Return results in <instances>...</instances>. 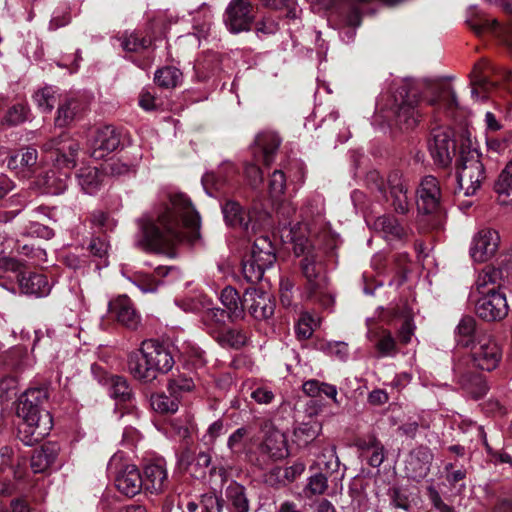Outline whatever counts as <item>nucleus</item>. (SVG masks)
Wrapping results in <instances>:
<instances>
[{
    "label": "nucleus",
    "mask_w": 512,
    "mask_h": 512,
    "mask_svg": "<svg viewBox=\"0 0 512 512\" xmlns=\"http://www.w3.org/2000/svg\"><path fill=\"white\" fill-rule=\"evenodd\" d=\"M137 246L145 251L162 253L177 243L198 237L200 216L186 195H171L153 214L139 221Z\"/></svg>",
    "instance_id": "obj_1"
},
{
    "label": "nucleus",
    "mask_w": 512,
    "mask_h": 512,
    "mask_svg": "<svg viewBox=\"0 0 512 512\" xmlns=\"http://www.w3.org/2000/svg\"><path fill=\"white\" fill-rule=\"evenodd\" d=\"M502 348L491 333L479 334L478 341L471 347L470 356L458 358L453 365V373L457 382L474 398L483 396L487 386L480 374L471 367L483 371L496 369L502 359Z\"/></svg>",
    "instance_id": "obj_2"
},
{
    "label": "nucleus",
    "mask_w": 512,
    "mask_h": 512,
    "mask_svg": "<svg viewBox=\"0 0 512 512\" xmlns=\"http://www.w3.org/2000/svg\"><path fill=\"white\" fill-rule=\"evenodd\" d=\"M43 150L51 153L54 167L43 175L40 183L47 193L61 194L68 186L69 171L76 166L79 144L62 133L44 143Z\"/></svg>",
    "instance_id": "obj_3"
},
{
    "label": "nucleus",
    "mask_w": 512,
    "mask_h": 512,
    "mask_svg": "<svg viewBox=\"0 0 512 512\" xmlns=\"http://www.w3.org/2000/svg\"><path fill=\"white\" fill-rule=\"evenodd\" d=\"M289 236L294 244L295 254L297 256L304 255L300 266L306 279L305 293L307 297L328 306L332 302V297L328 291L322 256L312 249L309 239L299 234L294 228L290 229Z\"/></svg>",
    "instance_id": "obj_4"
},
{
    "label": "nucleus",
    "mask_w": 512,
    "mask_h": 512,
    "mask_svg": "<svg viewBox=\"0 0 512 512\" xmlns=\"http://www.w3.org/2000/svg\"><path fill=\"white\" fill-rule=\"evenodd\" d=\"M47 399V392L43 388H31L19 398L16 412L23 423L19 433L24 435L22 440L26 445L40 441L52 429V417L48 411L42 409Z\"/></svg>",
    "instance_id": "obj_5"
},
{
    "label": "nucleus",
    "mask_w": 512,
    "mask_h": 512,
    "mask_svg": "<svg viewBox=\"0 0 512 512\" xmlns=\"http://www.w3.org/2000/svg\"><path fill=\"white\" fill-rule=\"evenodd\" d=\"M485 168L469 135H463L457 159V181L465 196L474 195L485 180Z\"/></svg>",
    "instance_id": "obj_6"
},
{
    "label": "nucleus",
    "mask_w": 512,
    "mask_h": 512,
    "mask_svg": "<svg viewBox=\"0 0 512 512\" xmlns=\"http://www.w3.org/2000/svg\"><path fill=\"white\" fill-rule=\"evenodd\" d=\"M275 261V249L270 238L260 236L255 239L250 256L242 262V274L247 282H258L264 271L272 267Z\"/></svg>",
    "instance_id": "obj_7"
},
{
    "label": "nucleus",
    "mask_w": 512,
    "mask_h": 512,
    "mask_svg": "<svg viewBox=\"0 0 512 512\" xmlns=\"http://www.w3.org/2000/svg\"><path fill=\"white\" fill-rule=\"evenodd\" d=\"M378 190L384 194L387 202L397 213L405 214L409 211V182L400 171H392L387 177L386 184L381 181L377 184Z\"/></svg>",
    "instance_id": "obj_8"
},
{
    "label": "nucleus",
    "mask_w": 512,
    "mask_h": 512,
    "mask_svg": "<svg viewBox=\"0 0 512 512\" xmlns=\"http://www.w3.org/2000/svg\"><path fill=\"white\" fill-rule=\"evenodd\" d=\"M428 149L436 165L447 167L456 154L454 132L449 127H436L431 131Z\"/></svg>",
    "instance_id": "obj_9"
},
{
    "label": "nucleus",
    "mask_w": 512,
    "mask_h": 512,
    "mask_svg": "<svg viewBox=\"0 0 512 512\" xmlns=\"http://www.w3.org/2000/svg\"><path fill=\"white\" fill-rule=\"evenodd\" d=\"M254 8L250 0H231L228 4L224 23L232 33L249 31L254 21Z\"/></svg>",
    "instance_id": "obj_10"
},
{
    "label": "nucleus",
    "mask_w": 512,
    "mask_h": 512,
    "mask_svg": "<svg viewBox=\"0 0 512 512\" xmlns=\"http://www.w3.org/2000/svg\"><path fill=\"white\" fill-rule=\"evenodd\" d=\"M394 105L392 107L396 124L401 129H411L416 126L419 118L417 111L418 98L416 93L401 88L395 95Z\"/></svg>",
    "instance_id": "obj_11"
},
{
    "label": "nucleus",
    "mask_w": 512,
    "mask_h": 512,
    "mask_svg": "<svg viewBox=\"0 0 512 512\" xmlns=\"http://www.w3.org/2000/svg\"><path fill=\"white\" fill-rule=\"evenodd\" d=\"M475 309L477 315L485 321H498L508 314L505 295L494 289L488 290L477 300Z\"/></svg>",
    "instance_id": "obj_12"
},
{
    "label": "nucleus",
    "mask_w": 512,
    "mask_h": 512,
    "mask_svg": "<svg viewBox=\"0 0 512 512\" xmlns=\"http://www.w3.org/2000/svg\"><path fill=\"white\" fill-rule=\"evenodd\" d=\"M146 346V362L149 368L148 375L153 374V380L156 379L158 373H167L174 366V358L170 350L163 344L154 340H145Z\"/></svg>",
    "instance_id": "obj_13"
},
{
    "label": "nucleus",
    "mask_w": 512,
    "mask_h": 512,
    "mask_svg": "<svg viewBox=\"0 0 512 512\" xmlns=\"http://www.w3.org/2000/svg\"><path fill=\"white\" fill-rule=\"evenodd\" d=\"M441 200L439 181L434 176H425L417 189L418 210L426 214L434 213L439 209Z\"/></svg>",
    "instance_id": "obj_14"
},
{
    "label": "nucleus",
    "mask_w": 512,
    "mask_h": 512,
    "mask_svg": "<svg viewBox=\"0 0 512 512\" xmlns=\"http://www.w3.org/2000/svg\"><path fill=\"white\" fill-rule=\"evenodd\" d=\"M244 311L256 320H265L274 314L275 304L270 295L262 290L249 287L244 292Z\"/></svg>",
    "instance_id": "obj_15"
},
{
    "label": "nucleus",
    "mask_w": 512,
    "mask_h": 512,
    "mask_svg": "<svg viewBox=\"0 0 512 512\" xmlns=\"http://www.w3.org/2000/svg\"><path fill=\"white\" fill-rule=\"evenodd\" d=\"M222 213L229 226L238 227L247 235L255 234L260 228V223L255 219V213L250 211L246 213L235 201H227L222 206Z\"/></svg>",
    "instance_id": "obj_16"
},
{
    "label": "nucleus",
    "mask_w": 512,
    "mask_h": 512,
    "mask_svg": "<svg viewBox=\"0 0 512 512\" xmlns=\"http://www.w3.org/2000/svg\"><path fill=\"white\" fill-rule=\"evenodd\" d=\"M490 72L499 75L505 81L512 80V73L507 68H495L488 63L476 65L471 74V84L473 85L472 97H481L479 89L487 92L495 85V82L488 79ZM485 97L486 95H482V98Z\"/></svg>",
    "instance_id": "obj_17"
},
{
    "label": "nucleus",
    "mask_w": 512,
    "mask_h": 512,
    "mask_svg": "<svg viewBox=\"0 0 512 512\" xmlns=\"http://www.w3.org/2000/svg\"><path fill=\"white\" fill-rule=\"evenodd\" d=\"M115 485L123 495L134 497L143 489V477L136 465L123 463L116 471Z\"/></svg>",
    "instance_id": "obj_18"
},
{
    "label": "nucleus",
    "mask_w": 512,
    "mask_h": 512,
    "mask_svg": "<svg viewBox=\"0 0 512 512\" xmlns=\"http://www.w3.org/2000/svg\"><path fill=\"white\" fill-rule=\"evenodd\" d=\"M433 461V453L426 446L414 448L405 460V473L407 477L414 480L424 479L429 471Z\"/></svg>",
    "instance_id": "obj_19"
},
{
    "label": "nucleus",
    "mask_w": 512,
    "mask_h": 512,
    "mask_svg": "<svg viewBox=\"0 0 512 512\" xmlns=\"http://www.w3.org/2000/svg\"><path fill=\"white\" fill-rule=\"evenodd\" d=\"M498 244L499 235L495 230H481L473 238L470 255L475 262H485L495 254Z\"/></svg>",
    "instance_id": "obj_20"
},
{
    "label": "nucleus",
    "mask_w": 512,
    "mask_h": 512,
    "mask_svg": "<svg viewBox=\"0 0 512 512\" xmlns=\"http://www.w3.org/2000/svg\"><path fill=\"white\" fill-rule=\"evenodd\" d=\"M120 145V135L113 126L98 128L91 141V156L102 159Z\"/></svg>",
    "instance_id": "obj_21"
},
{
    "label": "nucleus",
    "mask_w": 512,
    "mask_h": 512,
    "mask_svg": "<svg viewBox=\"0 0 512 512\" xmlns=\"http://www.w3.org/2000/svg\"><path fill=\"white\" fill-rule=\"evenodd\" d=\"M16 278L20 292L23 294L45 297L51 291L50 282L47 277L41 273L26 272L22 271L20 268Z\"/></svg>",
    "instance_id": "obj_22"
},
{
    "label": "nucleus",
    "mask_w": 512,
    "mask_h": 512,
    "mask_svg": "<svg viewBox=\"0 0 512 512\" xmlns=\"http://www.w3.org/2000/svg\"><path fill=\"white\" fill-rule=\"evenodd\" d=\"M281 144L280 137L275 132L259 133L254 142L253 154L256 162L262 161L264 165H270Z\"/></svg>",
    "instance_id": "obj_23"
},
{
    "label": "nucleus",
    "mask_w": 512,
    "mask_h": 512,
    "mask_svg": "<svg viewBox=\"0 0 512 512\" xmlns=\"http://www.w3.org/2000/svg\"><path fill=\"white\" fill-rule=\"evenodd\" d=\"M109 309L115 315L117 321L126 328L131 330L138 328L141 317L127 296L122 295L111 301Z\"/></svg>",
    "instance_id": "obj_24"
},
{
    "label": "nucleus",
    "mask_w": 512,
    "mask_h": 512,
    "mask_svg": "<svg viewBox=\"0 0 512 512\" xmlns=\"http://www.w3.org/2000/svg\"><path fill=\"white\" fill-rule=\"evenodd\" d=\"M167 487V470L162 463H150L144 468L143 489L151 494H161Z\"/></svg>",
    "instance_id": "obj_25"
},
{
    "label": "nucleus",
    "mask_w": 512,
    "mask_h": 512,
    "mask_svg": "<svg viewBox=\"0 0 512 512\" xmlns=\"http://www.w3.org/2000/svg\"><path fill=\"white\" fill-rule=\"evenodd\" d=\"M487 333L477 327V321L472 316H464L455 329V340L459 346L468 348L478 341L479 334Z\"/></svg>",
    "instance_id": "obj_26"
},
{
    "label": "nucleus",
    "mask_w": 512,
    "mask_h": 512,
    "mask_svg": "<svg viewBox=\"0 0 512 512\" xmlns=\"http://www.w3.org/2000/svg\"><path fill=\"white\" fill-rule=\"evenodd\" d=\"M59 452V446L56 443H45L40 448L33 451L31 456V469L34 473H43L47 471L55 462Z\"/></svg>",
    "instance_id": "obj_27"
},
{
    "label": "nucleus",
    "mask_w": 512,
    "mask_h": 512,
    "mask_svg": "<svg viewBox=\"0 0 512 512\" xmlns=\"http://www.w3.org/2000/svg\"><path fill=\"white\" fill-rule=\"evenodd\" d=\"M146 346L145 342L143 341L141 344V347L131 352L128 356V370L130 374L136 379L144 383H148L153 381V374L148 375V371L146 372V369L149 368L148 362H146Z\"/></svg>",
    "instance_id": "obj_28"
},
{
    "label": "nucleus",
    "mask_w": 512,
    "mask_h": 512,
    "mask_svg": "<svg viewBox=\"0 0 512 512\" xmlns=\"http://www.w3.org/2000/svg\"><path fill=\"white\" fill-rule=\"evenodd\" d=\"M472 29L478 35L492 33L512 51V28L502 26L496 19L481 18L472 25Z\"/></svg>",
    "instance_id": "obj_29"
},
{
    "label": "nucleus",
    "mask_w": 512,
    "mask_h": 512,
    "mask_svg": "<svg viewBox=\"0 0 512 512\" xmlns=\"http://www.w3.org/2000/svg\"><path fill=\"white\" fill-rule=\"evenodd\" d=\"M84 103L76 97H67L61 103L57 110L55 123L59 127H65L75 120L84 110Z\"/></svg>",
    "instance_id": "obj_30"
},
{
    "label": "nucleus",
    "mask_w": 512,
    "mask_h": 512,
    "mask_svg": "<svg viewBox=\"0 0 512 512\" xmlns=\"http://www.w3.org/2000/svg\"><path fill=\"white\" fill-rule=\"evenodd\" d=\"M107 385L110 396L117 401V404L126 405V409L134 407L133 392L124 377L112 375L108 378Z\"/></svg>",
    "instance_id": "obj_31"
},
{
    "label": "nucleus",
    "mask_w": 512,
    "mask_h": 512,
    "mask_svg": "<svg viewBox=\"0 0 512 512\" xmlns=\"http://www.w3.org/2000/svg\"><path fill=\"white\" fill-rule=\"evenodd\" d=\"M222 305L226 308V315L232 321L243 318L244 315V296L239 297L236 289L227 286L220 295Z\"/></svg>",
    "instance_id": "obj_32"
},
{
    "label": "nucleus",
    "mask_w": 512,
    "mask_h": 512,
    "mask_svg": "<svg viewBox=\"0 0 512 512\" xmlns=\"http://www.w3.org/2000/svg\"><path fill=\"white\" fill-rule=\"evenodd\" d=\"M226 311L218 308H206L201 313V323L208 334L213 338L225 328Z\"/></svg>",
    "instance_id": "obj_33"
},
{
    "label": "nucleus",
    "mask_w": 512,
    "mask_h": 512,
    "mask_svg": "<svg viewBox=\"0 0 512 512\" xmlns=\"http://www.w3.org/2000/svg\"><path fill=\"white\" fill-rule=\"evenodd\" d=\"M375 231L380 232L387 240H400L406 235V231L398 220L391 215H383L373 222Z\"/></svg>",
    "instance_id": "obj_34"
},
{
    "label": "nucleus",
    "mask_w": 512,
    "mask_h": 512,
    "mask_svg": "<svg viewBox=\"0 0 512 512\" xmlns=\"http://www.w3.org/2000/svg\"><path fill=\"white\" fill-rule=\"evenodd\" d=\"M263 449L274 459H281L288 455L285 435L276 429L267 432Z\"/></svg>",
    "instance_id": "obj_35"
},
{
    "label": "nucleus",
    "mask_w": 512,
    "mask_h": 512,
    "mask_svg": "<svg viewBox=\"0 0 512 512\" xmlns=\"http://www.w3.org/2000/svg\"><path fill=\"white\" fill-rule=\"evenodd\" d=\"M225 494L232 512L250 511V502L247 497L246 488L243 485L232 481L227 486Z\"/></svg>",
    "instance_id": "obj_36"
},
{
    "label": "nucleus",
    "mask_w": 512,
    "mask_h": 512,
    "mask_svg": "<svg viewBox=\"0 0 512 512\" xmlns=\"http://www.w3.org/2000/svg\"><path fill=\"white\" fill-rule=\"evenodd\" d=\"M494 189L498 194V201L500 204L512 205V161L505 166L499 175Z\"/></svg>",
    "instance_id": "obj_37"
},
{
    "label": "nucleus",
    "mask_w": 512,
    "mask_h": 512,
    "mask_svg": "<svg viewBox=\"0 0 512 512\" xmlns=\"http://www.w3.org/2000/svg\"><path fill=\"white\" fill-rule=\"evenodd\" d=\"M433 97L429 104L444 109H452L457 106V98L452 87L447 83H437L433 87Z\"/></svg>",
    "instance_id": "obj_38"
},
{
    "label": "nucleus",
    "mask_w": 512,
    "mask_h": 512,
    "mask_svg": "<svg viewBox=\"0 0 512 512\" xmlns=\"http://www.w3.org/2000/svg\"><path fill=\"white\" fill-rule=\"evenodd\" d=\"M77 181L81 189L87 194H95L102 183V175L95 167L81 168L77 174Z\"/></svg>",
    "instance_id": "obj_39"
},
{
    "label": "nucleus",
    "mask_w": 512,
    "mask_h": 512,
    "mask_svg": "<svg viewBox=\"0 0 512 512\" xmlns=\"http://www.w3.org/2000/svg\"><path fill=\"white\" fill-rule=\"evenodd\" d=\"M303 391L310 397H321L322 395H325L333 400L335 404H340V401L337 398V387L335 385L311 379L303 383Z\"/></svg>",
    "instance_id": "obj_40"
},
{
    "label": "nucleus",
    "mask_w": 512,
    "mask_h": 512,
    "mask_svg": "<svg viewBox=\"0 0 512 512\" xmlns=\"http://www.w3.org/2000/svg\"><path fill=\"white\" fill-rule=\"evenodd\" d=\"M38 159L37 150L34 148H27L25 151L18 152L8 159V167L20 172L31 171L36 165Z\"/></svg>",
    "instance_id": "obj_41"
},
{
    "label": "nucleus",
    "mask_w": 512,
    "mask_h": 512,
    "mask_svg": "<svg viewBox=\"0 0 512 512\" xmlns=\"http://www.w3.org/2000/svg\"><path fill=\"white\" fill-rule=\"evenodd\" d=\"M214 339L224 348L239 349L246 344L248 337L246 332L243 330L236 328H224L215 336Z\"/></svg>",
    "instance_id": "obj_42"
},
{
    "label": "nucleus",
    "mask_w": 512,
    "mask_h": 512,
    "mask_svg": "<svg viewBox=\"0 0 512 512\" xmlns=\"http://www.w3.org/2000/svg\"><path fill=\"white\" fill-rule=\"evenodd\" d=\"M182 79L181 71L172 66H166L158 69L154 75L155 83L165 89L175 88Z\"/></svg>",
    "instance_id": "obj_43"
},
{
    "label": "nucleus",
    "mask_w": 512,
    "mask_h": 512,
    "mask_svg": "<svg viewBox=\"0 0 512 512\" xmlns=\"http://www.w3.org/2000/svg\"><path fill=\"white\" fill-rule=\"evenodd\" d=\"M321 432V424L317 421L300 424L294 430L295 441L299 446H306L314 441Z\"/></svg>",
    "instance_id": "obj_44"
},
{
    "label": "nucleus",
    "mask_w": 512,
    "mask_h": 512,
    "mask_svg": "<svg viewBox=\"0 0 512 512\" xmlns=\"http://www.w3.org/2000/svg\"><path fill=\"white\" fill-rule=\"evenodd\" d=\"M169 393L173 397H182L183 394L191 392L195 388V383L190 376L185 373H178L172 375L167 385Z\"/></svg>",
    "instance_id": "obj_45"
},
{
    "label": "nucleus",
    "mask_w": 512,
    "mask_h": 512,
    "mask_svg": "<svg viewBox=\"0 0 512 512\" xmlns=\"http://www.w3.org/2000/svg\"><path fill=\"white\" fill-rule=\"evenodd\" d=\"M376 349L382 357H393L398 353L396 340L391 332L385 329L375 333Z\"/></svg>",
    "instance_id": "obj_46"
},
{
    "label": "nucleus",
    "mask_w": 512,
    "mask_h": 512,
    "mask_svg": "<svg viewBox=\"0 0 512 512\" xmlns=\"http://www.w3.org/2000/svg\"><path fill=\"white\" fill-rule=\"evenodd\" d=\"M151 407L154 411L162 414L175 413L179 408V398L171 394L158 393L151 396Z\"/></svg>",
    "instance_id": "obj_47"
},
{
    "label": "nucleus",
    "mask_w": 512,
    "mask_h": 512,
    "mask_svg": "<svg viewBox=\"0 0 512 512\" xmlns=\"http://www.w3.org/2000/svg\"><path fill=\"white\" fill-rule=\"evenodd\" d=\"M219 174L226 173L227 175L234 173V167L231 163H225L218 171ZM228 181V176H216L214 173H206L202 177V184L204 186V189L209 195H212L211 192L208 189L209 185H212L215 187L216 190L221 189L224 184Z\"/></svg>",
    "instance_id": "obj_48"
},
{
    "label": "nucleus",
    "mask_w": 512,
    "mask_h": 512,
    "mask_svg": "<svg viewBox=\"0 0 512 512\" xmlns=\"http://www.w3.org/2000/svg\"><path fill=\"white\" fill-rule=\"evenodd\" d=\"M57 92L53 87H45L35 92L33 98L42 112H51L57 103Z\"/></svg>",
    "instance_id": "obj_49"
},
{
    "label": "nucleus",
    "mask_w": 512,
    "mask_h": 512,
    "mask_svg": "<svg viewBox=\"0 0 512 512\" xmlns=\"http://www.w3.org/2000/svg\"><path fill=\"white\" fill-rule=\"evenodd\" d=\"M248 434V428L240 427L228 437L227 448L232 455H240L244 451Z\"/></svg>",
    "instance_id": "obj_50"
},
{
    "label": "nucleus",
    "mask_w": 512,
    "mask_h": 512,
    "mask_svg": "<svg viewBox=\"0 0 512 512\" xmlns=\"http://www.w3.org/2000/svg\"><path fill=\"white\" fill-rule=\"evenodd\" d=\"M151 45V40L146 37H140L137 33L126 34L122 38L121 46L128 52H140Z\"/></svg>",
    "instance_id": "obj_51"
},
{
    "label": "nucleus",
    "mask_w": 512,
    "mask_h": 512,
    "mask_svg": "<svg viewBox=\"0 0 512 512\" xmlns=\"http://www.w3.org/2000/svg\"><path fill=\"white\" fill-rule=\"evenodd\" d=\"M316 327L315 319L308 313H303L299 318L295 327L296 335L300 340L310 338Z\"/></svg>",
    "instance_id": "obj_52"
},
{
    "label": "nucleus",
    "mask_w": 512,
    "mask_h": 512,
    "mask_svg": "<svg viewBox=\"0 0 512 512\" xmlns=\"http://www.w3.org/2000/svg\"><path fill=\"white\" fill-rule=\"evenodd\" d=\"M286 188V177L282 170H275L269 180V193L272 198H279Z\"/></svg>",
    "instance_id": "obj_53"
},
{
    "label": "nucleus",
    "mask_w": 512,
    "mask_h": 512,
    "mask_svg": "<svg viewBox=\"0 0 512 512\" xmlns=\"http://www.w3.org/2000/svg\"><path fill=\"white\" fill-rule=\"evenodd\" d=\"M133 283L143 292V293H153L157 291L159 281L155 279L153 275H141L137 274L134 276Z\"/></svg>",
    "instance_id": "obj_54"
},
{
    "label": "nucleus",
    "mask_w": 512,
    "mask_h": 512,
    "mask_svg": "<svg viewBox=\"0 0 512 512\" xmlns=\"http://www.w3.org/2000/svg\"><path fill=\"white\" fill-rule=\"evenodd\" d=\"M328 488L327 477L322 473H316L309 478L306 490L313 495H321Z\"/></svg>",
    "instance_id": "obj_55"
},
{
    "label": "nucleus",
    "mask_w": 512,
    "mask_h": 512,
    "mask_svg": "<svg viewBox=\"0 0 512 512\" xmlns=\"http://www.w3.org/2000/svg\"><path fill=\"white\" fill-rule=\"evenodd\" d=\"M181 353L185 355L186 360L191 362L194 366H203L206 362L205 352L197 346L187 345L183 348Z\"/></svg>",
    "instance_id": "obj_56"
},
{
    "label": "nucleus",
    "mask_w": 512,
    "mask_h": 512,
    "mask_svg": "<svg viewBox=\"0 0 512 512\" xmlns=\"http://www.w3.org/2000/svg\"><path fill=\"white\" fill-rule=\"evenodd\" d=\"M27 108L22 105H14L5 116V122L9 125H18L26 120Z\"/></svg>",
    "instance_id": "obj_57"
},
{
    "label": "nucleus",
    "mask_w": 512,
    "mask_h": 512,
    "mask_svg": "<svg viewBox=\"0 0 512 512\" xmlns=\"http://www.w3.org/2000/svg\"><path fill=\"white\" fill-rule=\"evenodd\" d=\"M318 459L319 464H323L326 471H335L339 466V460L333 447L325 448Z\"/></svg>",
    "instance_id": "obj_58"
},
{
    "label": "nucleus",
    "mask_w": 512,
    "mask_h": 512,
    "mask_svg": "<svg viewBox=\"0 0 512 512\" xmlns=\"http://www.w3.org/2000/svg\"><path fill=\"white\" fill-rule=\"evenodd\" d=\"M225 433V426L222 420H216L209 425L203 439L208 445H214L216 439Z\"/></svg>",
    "instance_id": "obj_59"
},
{
    "label": "nucleus",
    "mask_w": 512,
    "mask_h": 512,
    "mask_svg": "<svg viewBox=\"0 0 512 512\" xmlns=\"http://www.w3.org/2000/svg\"><path fill=\"white\" fill-rule=\"evenodd\" d=\"M245 175L250 185L258 187L263 181L262 171L256 163H248L245 166Z\"/></svg>",
    "instance_id": "obj_60"
},
{
    "label": "nucleus",
    "mask_w": 512,
    "mask_h": 512,
    "mask_svg": "<svg viewBox=\"0 0 512 512\" xmlns=\"http://www.w3.org/2000/svg\"><path fill=\"white\" fill-rule=\"evenodd\" d=\"M250 396L258 404H270L274 399V393L265 386H257Z\"/></svg>",
    "instance_id": "obj_61"
},
{
    "label": "nucleus",
    "mask_w": 512,
    "mask_h": 512,
    "mask_svg": "<svg viewBox=\"0 0 512 512\" xmlns=\"http://www.w3.org/2000/svg\"><path fill=\"white\" fill-rule=\"evenodd\" d=\"M370 448L372 453L369 456V464L373 467H379L384 461V448L376 439L371 441Z\"/></svg>",
    "instance_id": "obj_62"
},
{
    "label": "nucleus",
    "mask_w": 512,
    "mask_h": 512,
    "mask_svg": "<svg viewBox=\"0 0 512 512\" xmlns=\"http://www.w3.org/2000/svg\"><path fill=\"white\" fill-rule=\"evenodd\" d=\"M28 234L43 239H51L54 236V231L44 224L31 222Z\"/></svg>",
    "instance_id": "obj_63"
},
{
    "label": "nucleus",
    "mask_w": 512,
    "mask_h": 512,
    "mask_svg": "<svg viewBox=\"0 0 512 512\" xmlns=\"http://www.w3.org/2000/svg\"><path fill=\"white\" fill-rule=\"evenodd\" d=\"M88 249L92 255L103 258L107 254L108 244L104 239L96 237L91 239Z\"/></svg>",
    "instance_id": "obj_64"
}]
</instances>
